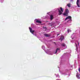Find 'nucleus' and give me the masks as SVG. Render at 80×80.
Masks as SVG:
<instances>
[{"label":"nucleus","mask_w":80,"mask_h":80,"mask_svg":"<svg viewBox=\"0 0 80 80\" xmlns=\"http://www.w3.org/2000/svg\"><path fill=\"white\" fill-rule=\"evenodd\" d=\"M42 48L43 49V50L45 51L46 53L48 54L49 55H53V53H52V51H50L49 50H45V47L44 46H42Z\"/></svg>","instance_id":"obj_1"},{"label":"nucleus","mask_w":80,"mask_h":80,"mask_svg":"<svg viewBox=\"0 0 80 80\" xmlns=\"http://www.w3.org/2000/svg\"><path fill=\"white\" fill-rule=\"evenodd\" d=\"M50 12H48L47 13V16H46V18H48L49 17H50V16L51 17V20H52L53 18V16L52 15H51L50 16Z\"/></svg>","instance_id":"obj_2"},{"label":"nucleus","mask_w":80,"mask_h":80,"mask_svg":"<svg viewBox=\"0 0 80 80\" xmlns=\"http://www.w3.org/2000/svg\"><path fill=\"white\" fill-rule=\"evenodd\" d=\"M58 10L59 12V15H60L62 13H63V9L61 7V8H58Z\"/></svg>","instance_id":"obj_3"},{"label":"nucleus","mask_w":80,"mask_h":80,"mask_svg":"<svg viewBox=\"0 0 80 80\" xmlns=\"http://www.w3.org/2000/svg\"><path fill=\"white\" fill-rule=\"evenodd\" d=\"M68 12H69V10H68V9H66L65 12L63 14V15L64 16H67V15H68Z\"/></svg>","instance_id":"obj_4"},{"label":"nucleus","mask_w":80,"mask_h":80,"mask_svg":"<svg viewBox=\"0 0 80 80\" xmlns=\"http://www.w3.org/2000/svg\"><path fill=\"white\" fill-rule=\"evenodd\" d=\"M65 20H67L68 21H69L70 20H72V17L69 16L66 18Z\"/></svg>","instance_id":"obj_5"},{"label":"nucleus","mask_w":80,"mask_h":80,"mask_svg":"<svg viewBox=\"0 0 80 80\" xmlns=\"http://www.w3.org/2000/svg\"><path fill=\"white\" fill-rule=\"evenodd\" d=\"M34 22L35 23H42L39 19H35L34 20Z\"/></svg>","instance_id":"obj_6"},{"label":"nucleus","mask_w":80,"mask_h":80,"mask_svg":"<svg viewBox=\"0 0 80 80\" xmlns=\"http://www.w3.org/2000/svg\"><path fill=\"white\" fill-rule=\"evenodd\" d=\"M76 4L78 7H80V1L79 0H77Z\"/></svg>","instance_id":"obj_7"},{"label":"nucleus","mask_w":80,"mask_h":80,"mask_svg":"<svg viewBox=\"0 0 80 80\" xmlns=\"http://www.w3.org/2000/svg\"><path fill=\"white\" fill-rule=\"evenodd\" d=\"M61 46L62 47V48H63L64 49L67 48V46H66V45L64 43H62L61 44Z\"/></svg>","instance_id":"obj_8"},{"label":"nucleus","mask_w":80,"mask_h":80,"mask_svg":"<svg viewBox=\"0 0 80 80\" xmlns=\"http://www.w3.org/2000/svg\"><path fill=\"white\" fill-rule=\"evenodd\" d=\"M29 29L30 30V32L32 33V34H33V35H34V34H33V33H34V32H35V31L34 30H32V28H31L30 27L29 28Z\"/></svg>","instance_id":"obj_9"},{"label":"nucleus","mask_w":80,"mask_h":80,"mask_svg":"<svg viewBox=\"0 0 80 80\" xmlns=\"http://www.w3.org/2000/svg\"><path fill=\"white\" fill-rule=\"evenodd\" d=\"M58 51H60V49H59V48H57L56 51L54 52L53 53L56 54V53H57V52Z\"/></svg>","instance_id":"obj_10"},{"label":"nucleus","mask_w":80,"mask_h":80,"mask_svg":"<svg viewBox=\"0 0 80 80\" xmlns=\"http://www.w3.org/2000/svg\"><path fill=\"white\" fill-rule=\"evenodd\" d=\"M76 77L77 78H78V79H80V76H79V74H78V72H77V73Z\"/></svg>","instance_id":"obj_11"},{"label":"nucleus","mask_w":80,"mask_h":80,"mask_svg":"<svg viewBox=\"0 0 80 80\" xmlns=\"http://www.w3.org/2000/svg\"><path fill=\"white\" fill-rule=\"evenodd\" d=\"M75 45H76V46L77 47V45H79V42H78L77 41L75 42Z\"/></svg>","instance_id":"obj_12"},{"label":"nucleus","mask_w":80,"mask_h":80,"mask_svg":"<svg viewBox=\"0 0 80 80\" xmlns=\"http://www.w3.org/2000/svg\"><path fill=\"white\" fill-rule=\"evenodd\" d=\"M64 38H63V35H62L61 37L60 40H61V41H62V40H63V39H64Z\"/></svg>","instance_id":"obj_13"},{"label":"nucleus","mask_w":80,"mask_h":80,"mask_svg":"<svg viewBox=\"0 0 80 80\" xmlns=\"http://www.w3.org/2000/svg\"><path fill=\"white\" fill-rule=\"evenodd\" d=\"M67 6H68V7H69V8H70V7L71 6V4H70V3H68L67 4Z\"/></svg>","instance_id":"obj_14"},{"label":"nucleus","mask_w":80,"mask_h":80,"mask_svg":"<svg viewBox=\"0 0 80 80\" xmlns=\"http://www.w3.org/2000/svg\"><path fill=\"white\" fill-rule=\"evenodd\" d=\"M44 35V36H45V37H49V35L48 34H45Z\"/></svg>","instance_id":"obj_15"},{"label":"nucleus","mask_w":80,"mask_h":80,"mask_svg":"<svg viewBox=\"0 0 80 80\" xmlns=\"http://www.w3.org/2000/svg\"><path fill=\"white\" fill-rule=\"evenodd\" d=\"M71 31L70 30V29H68V33H69V32H71Z\"/></svg>","instance_id":"obj_16"},{"label":"nucleus","mask_w":80,"mask_h":80,"mask_svg":"<svg viewBox=\"0 0 80 80\" xmlns=\"http://www.w3.org/2000/svg\"><path fill=\"white\" fill-rule=\"evenodd\" d=\"M59 76V75L58 74H57V75H56V77H58Z\"/></svg>","instance_id":"obj_17"},{"label":"nucleus","mask_w":80,"mask_h":80,"mask_svg":"<svg viewBox=\"0 0 80 80\" xmlns=\"http://www.w3.org/2000/svg\"><path fill=\"white\" fill-rule=\"evenodd\" d=\"M59 23H60V22H58L57 24H59Z\"/></svg>","instance_id":"obj_18"},{"label":"nucleus","mask_w":80,"mask_h":80,"mask_svg":"<svg viewBox=\"0 0 80 80\" xmlns=\"http://www.w3.org/2000/svg\"><path fill=\"white\" fill-rule=\"evenodd\" d=\"M71 38L72 39H73V38H72V36L71 37Z\"/></svg>","instance_id":"obj_19"},{"label":"nucleus","mask_w":80,"mask_h":80,"mask_svg":"<svg viewBox=\"0 0 80 80\" xmlns=\"http://www.w3.org/2000/svg\"><path fill=\"white\" fill-rule=\"evenodd\" d=\"M55 75H56V74H55Z\"/></svg>","instance_id":"obj_20"},{"label":"nucleus","mask_w":80,"mask_h":80,"mask_svg":"<svg viewBox=\"0 0 80 80\" xmlns=\"http://www.w3.org/2000/svg\"><path fill=\"white\" fill-rule=\"evenodd\" d=\"M59 34H58V35Z\"/></svg>","instance_id":"obj_21"},{"label":"nucleus","mask_w":80,"mask_h":80,"mask_svg":"<svg viewBox=\"0 0 80 80\" xmlns=\"http://www.w3.org/2000/svg\"><path fill=\"white\" fill-rule=\"evenodd\" d=\"M71 42H72L71 41Z\"/></svg>","instance_id":"obj_22"}]
</instances>
